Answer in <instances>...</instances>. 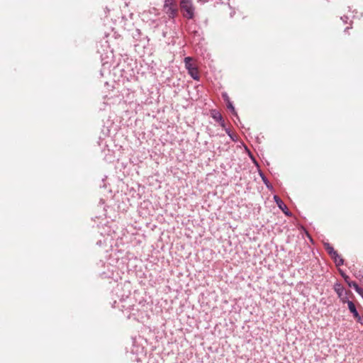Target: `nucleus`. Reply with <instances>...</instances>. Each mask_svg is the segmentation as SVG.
Instances as JSON below:
<instances>
[{"label": "nucleus", "mask_w": 363, "mask_h": 363, "mask_svg": "<svg viewBox=\"0 0 363 363\" xmlns=\"http://www.w3.org/2000/svg\"><path fill=\"white\" fill-rule=\"evenodd\" d=\"M179 5L184 18L187 19H193L194 18L196 8L193 0H180Z\"/></svg>", "instance_id": "1"}, {"label": "nucleus", "mask_w": 363, "mask_h": 363, "mask_svg": "<svg viewBox=\"0 0 363 363\" xmlns=\"http://www.w3.org/2000/svg\"><path fill=\"white\" fill-rule=\"evenodd\" d=\"M164 11L169 19H174L178 14L177 4L174 0H164Z\"/></svg>", "instance_id": "2"}, {"label": "nucleus", "mask_w": 363, "mask_h": 363, "mask_svg": "<svg viewBox=\"0 0 363 363\" xmlns=\"http://www.w3.org/2000/svg\"><path fill=\"white\" fill-rule=\"evenodd\" d=\"M193 58L191 57H186L184 60L185 68L188 71V74L194 79L199 80L198 68L192 63Z\"/></svg>", "instance_id": "3"}, {"label": "nucleus", "mask_w": 363, "mask_h": 363, "mask_svg": "<svg viewBox=\"0 0 363 363\" xmlns=\"http://www.w3.org/2000/svg\"><path fill=\"white\" fill-rule=\"evenodd\" d=\"M333 289L342 303H346L349 301L348 296L352 292L350 290H346L340 283L336 282L333 286Z\"/></svg>", "instance_id": "4"}, {"label": "nucleus", "mask_w": 363, "mask_h": 363, "mask_svg": "<svg viewBox=\"0 0 363 363\" xmlns=\"http://www.w3.org/2000/svg\"><path fill=\"white\" fill-rule=\"evenodd\" d=\"M346 303L348 305V308L350 311L352 313L353 316L357 319V321L361 325H363V323L362 322V316L359 315L354 303L350 300Z\"/></svg>", "instance_id": "5"}, {"label": "nucleus", "mask_w": 363, "mask_h": 363, "mask_svg": "<svg viewBox=\"0 0 363 363\" xmlns=\"http://www.w3.org/2000/svg\"><path fill=\"white\" fill-rule=\"evenodd\" d=\"M274 200L276 202L278 207L286 215L291 216V213L289 211L286 204L283 202V201L277 195L274 196Z\"/></svg>", "instance_id": "6"}, {"label": "nucleus", "mask_w": 363, "mask_h": 363, "mask_svg": "<svg viewBox=\"0 0 363 363\" xmlns=\"http://www.w3.org/2000/svg\"><path fill=\"white\" fill-rule=\"evenodd\" d=\"M325 249L327 251V252L330 255V257H337V252L334 250V248L329 244V243H325L324 244Z\"/></svg>", "instance_id": "7"}, {"label": "nucleus", "mask_w": 363, "mask_h": 363, "mask_svg": "<svg viewBox=\"0 0 363 363\" xmlns=\"http://www.w3.org/2000/svg\"><path fill=\"white\" fill-rule=\"evenodd\" d=\"M211 116L217 122L222 121L223 116H222L221 113L216 110H211Z\"/></svg>", "instance_id": "8"}, {"label": "nucleus", "mask_w": 363, "mask_h": 363, "mask_svg": "<svg viewBox=\"0 0 363 363\" xmlns=\"http://www.w3.org/2000/svg\"><path fill=\"white\" fill-rule=\"evenodd\" d=\"M227 104V108L231 111L232 114L236 117V118L238 119V121H240V118L238 117V115L235 109V107L233 106V103L231 101H228V103H226Z\"/></svg>", "instance_id": "9"}, {"label": "nucleus", "mask_w": 363, "mask_h": 363, "mask_svg": "<svg viewBox=\"0 0 363 363\" xmlns=\"http://www.w3.org/2000/svg\"><path fill=\"white\" fill-rule=\"evenodd\" d=\"M259 174L260 177L262 178V180L264 182V184L267 186V187L268 189L272 188V186L270 184L269 180L267 179V178L265 177V175L261 170L259 171Z\"/></svg>", "instance_id": "10"}, {"label": "nucleus", "mask_w": 363, "mask_h": 363, "mask_svg": "<svg viewBox=\"0 0 363 363\" xmlns=\"http://www.w3.org/2000/svg\"><path fill=\"white\" fill-rule=\"evenodd\" d=\"M331 258L334 260L335 264L337 267H340L344 264V259L338 254L337 257H335L334 256L331 257Z\"/></svg>", "instance_id": "11"}, {"label": "nucleus", "mask_w": 363, "mask_h": 363, "mask_svg": "<svg viewBox=\"0 0 363 363\" xmlns=\"http://www.w3.org/2000/svg\"><path fill=\"white\" fill-rule=\"evenodd\" d=\"M347 284L350 287H352L355 291L359 288V285L355 281H350Z\"/></svg>", "instance_id": "12"}, {"label": "nucleus", "mask_w": 363, "mask_h": 363, "mask_svg": "<svg viewBox=\"0 0 363 363\" xmlns=\"http://www.w3.org/2000/svg\"><path fill=\"white\" fill-rule=\"evenodd\" d=\"M340 274L347 284L350 281L349 276L345 274L343 272L340 271Z\"/></svg>", "instance_id": "13"}, {"label": "nucleus", "mask_w": 363, "mask_h": 363, "mask_svg": "<svg viewBox=\"0 0 363 363\" xmlns=\"http://www.w3.org/2000/svg\"><path fill=\"white\" fill-rule=\"evenodd\" d=\"M225 130L226 132V133L228 135V136L233 140L235 141V139L234 138L233 134L231 133L230 130L229 128H225Z\"/></svg>", "instance_id": "14"}, {"label": "nucleus", "mask_w": 363, "mask_h": 363, "mask_svg": "<svg viewBox=\"0 0 363 363\" xmlns=\"http://www.w3.org/2000/svg\"><path fill=\"white\" fill-rule=\"evenodd\" d=\"M222 96H223V100H224L226 103H228V101H230V98H229L228 95L227 94V93H223V94H222Z\"/></svg>", "instance_id": "15"}, {"label": "nucleus", "mask_w": 363, "mask_h": 363, "mask_svg": "<svg viewBox=\"0 0 363 363\" xmlns=\"http://www.w3.org/2000/svg\"><path fill=\"white\" fill-rule=\"evenodd\" d=\"M356 292L363 298V289L359 287Z\"/></svg>", "instance_id": "16"}, {"label": "nucleus", "mask_w": 363, "mask_h": 363, "mask_svg": "<svg viewBox=\"0 0 363 363\" xmlns=\"http://www.w3.org/2000/svg\"><path fill=\"white\" fill-rule=\"evenodd\" d=\"M218 123H220L221 127H223V128H226L223 118H222V121H220Z\"/></svg>", "instance_id": "17"}, {"label": "nucleus", "mask_w": 363, "mask_h": 363, "mask_svg": "<svg viewBox=\"0 0 363 363\" xmlns=\"http://www.w3.org/2000/svg\"><path fill=\"white\" fill-rule=\"evenodd\" d=\"M341 19L342 20V21L346 23L347 22V20L349 19V18L347 16H343V17H341Z\"/></svg>", "instance_id": "18"}, {"label": "nucleus", "mask_w": 363, "mask_h": 363, "mask_svg": "<svg viewBox=\"0 0 363 363\" xmlns=\"http://www.w3.org/2000/svg\"><path fill=\"white\" fill-rule=\"evenodd\" d=\"M251 157H252V160H253V162H254L257 166H258V163H257V162L255 160V158H253L252 156H251Z\"/></svg>", "instance_id": "19"}, {"label": "nucleus", "mask_w": 363, "mask_h": 363, "mask_svg": "<svg viewBox=\"0 0 363 363\" xmlns=\"http://www.w3.org/2000/svg\"><path fill=\"white\" fill-rule=\"evenodd\" d=\"M198 1H200L201 3H205V2L208 1V0H198Z\"/></svg>", "instance_id": "20"}, {"label": "nucleus", "mask_w": 363, "mask_h": 363, "mask_svg": "<svg viewBox=\"0 0 363 363\" xmlns=\"http://www.w3.org/2000/svg\"><path fill=\"white\" fill-rule=\"evenodd\" d=\"M349 27H347L345 29V32H347V30H349Z\"/></svg>", "instance_id": "21"}, {"label": "nucleus", "mask_w": 363, "mask_h": 363, "mask_svg": "<svg viewBox=\"0 0 363 363\" xmlns=\"http://www.w3.org/2000/svg\"><path fill=\"white\" fill-rule=\"evenodd\" d=\"M121 307H122L121 310L123 311V308H125V306L123 305Z\"/></svg>", "instance_id": "22"}, {"label": "nucleus", "mask_w": 363, "mask_h": 363, "mask_svg": "<svg viewBox=\"0 0 363 363\" xmlns=\"http://www.w3.org/2000/svg\"><path fill=\"white\" fill-rule=\"evenodd\" d=\"M130 307H131V305H129V306H128V307L127 308V309H128H128H130Z\"/></svg>", "instance_id": "23"}]
</instances>
